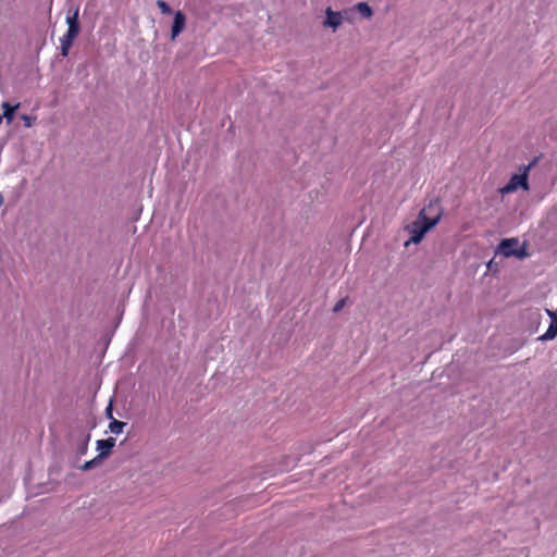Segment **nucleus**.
Wrapping results in <instances>:
<instances>
[{"mask_svg": "<svg viewBox=\"0 0 557 557\" xmlns=\"http://www.w3.org/2000/svg\"><path fill=\"white\" fill-rule=\"evenodd\" d=\"M2 122V115L0 114V123Z\"/></svg>", "mask_w": 557, "mask_h": 557, "instance_id": "18", "label": "nucleus"}, {"mask_svg": "<svg viewBox=\"0 0 557 557\" xmlns=\"http://www.w3.org/2000/svg\"><path fill=\"white\" fill-rule=\"evenodd\" d=\"M519 187L523 188L524 190L529 189L528 176L525 172L523 174L512 175L509 182L500 189V193L510 194L516 191Z\"/></svg>", "mask_w": 557, "mask_h": 557, "instance_id": "4", "label": "nucleus"}, {"mask_svg": "<svg viewBox=\"0 0 557 557\" xmlns=\"http://www.w3.org/2000/svg\"><path fill=\"white\" fill-rule=\"evenodd\" d=\"M106 416L108 419H110L112 421L113 418V413H112V404L110 403L108 405V407L106 408Z\"/></svg>", "mask_w": 557, "mask_h": 557, "instance_id": "16", "label": "nucleus"}, {"mask_svg": "<svg viewBox=\"0 0 557 557\" xmlns=\"http://www.w3.org/2000/svg\"><path fill=\"white\" fill-rule=\"evenodd\" d=\"M357 11L363 16V17H371L372 16V10L366 2H360L356 5Z\"/></svg>", "mask_w": 557, "mask_h": 557, "instance_id": "13", "label": "nucleus"}, {"mask_svg": "<svg viewBox=\"0 0 557 557\" xmlns=\"http://www.w3.org/2000/svg\"><path fill=\"white\" fill-rule=\"evenodd\" d=\"M157 5H158V8L161 10V12L163 14H171L172 13V9L169 7V4L165 1L158 0L157 1Z\"/></svg>", "mask_w": 557, "mask_h": 557, "instance_id": "14", "label": "nucleus"}, {"mask_svg": "<svg viewBox=\"0 0 557 557\" xmlns=\"http://www.w3.org/2000/svg\"><path fill=\"white\" fill-rule=\"evenodd\" d=\"M345 304H346V299H345V298H343V299L338 300V301L335 304V306H334V308H333V311H334V312H338V311H341V310L344 308Z\"/></svg>", "mask_w": 557, "mask_h": 557, "instance_id": "15", "label": "nucleus"}, {"mask_svg": "<svg viewBox=\"0 0 557 557\" xmlns=\"http://www.w3.org/2000/svg\"><path fill=\"white\" fill-rule=\"evenodd\" d=\"M344 16L342 12L333 11L330 7L325 9V20L323 21V27L332 28L336 32L337 28L343 24Z\"/></svg>", "mask_w": 557, "mask_h": 557, "instance_id": "5", "label": "nucleus"}, {"mask_svg": "<svg viewBox=\"0 0 557 557\" xmlns=\"http://www.w3.org/2000/svg\"><path fill=\"white\" fill-rule=\"evenodd\" d=\"M103 458H100L99 455H97L94 459L86 461L83 466H81V469L83 471L91 470L96 467H98L102 462Z\"/></svg>", "mask_w": 557, "mask_h": 557, "instance_id": "12", "label": "nucleus"}, {"mask_svg": "<svg viewBox=\"0 0 557 557\" xmlns=\"http://www.w3.org/2000/svg\"><path fill=\"white\" fill-rule=\"evenodd\" d=\"M125 425H126L125 422L117 421L116 419H112V421L109 424V431L113 434H120L123 432V429Z\"/></svg>", "mask_w": 557, "mask_h": 557, "instance_id": "11", "label": "nucleus"}, {"mask_svg": "<svg viewBox=\"0 0 557 557\" xmlns=\"http://www.w3.org/2000/svg\"><path fill=\"white\" fill-rule=\"evenodd\" d=\"M23 120H24L25 125H26L27 127L32 126V119H30L28 115H24V116H23Z\"/></svg>", "mask_w": 557, "mask_h": 557, "instance_id": "17", "label": "nucleus"}, {"mask_svg": "<svg viewBox=\"0 0 557 557\" xmlns=\"http://www.w3.org/2000/svg\"><path fill=\"white\" fill-rule=\"evenodd\" d=\"M441 220V214H437L435 218H428L425 214V209H422L419 212V215L416 221L407 226V231L410 233V239L405 243V246L408 247L410 243L419 244L424 235L433 228Z\"/></svg>", "mask_w": 557, "mask_h": 557, "instance_id": "1", "label": "nucleus"}, {"mask_svg": "<svg viewBox=\"0 0 557 557\" xmlns=\"http://www.w3.org/2000/svg\"><path fill=\"white\" fill-rule=\"evenodd\" d=\"M96 445L100 458L106 459L111 454L112 448L115 446V438L109 437L106 440H98Z\"/></svg>", "mask_w": 557, "mask_h": 557, "instance_id": "8", "label": "nucleus"}, {"mask_svg": "<svg viewBox=\"0 0 557 557\" xmlns=\"http://www.w3.org/2000/svg\"><path fill=\"white\" fill-rule=\"evenodd\" d=\"M547 313L552 318V321L546 332L539 337V341L542 342L552 341L557 336V313L550 310H547Z\"/></svg>", "mask_w": 557, "mask_h": 557, "instance_id": "7", "label": "nucleus"}, {"mask_svg": "<svg viewBox=\"0 0 557 557\" xmlns=\"http://www.w3.org/2000/svg\"><path fill=\"white\" fill-rule=\"evenodd\" d=\"M186 17L183 12L176 11L171 29V38L174 40L185 28Z\"/></svg>", "mask_w": 557, "mask_h": 557, "instance_id": "6", "label": "nucleus"}, {"mask_svg": "<svg viewBox=\"0 0 557 557\" xmlns=\"http://www.w3.org/2000/svg\"><path fill=\"white\" fill-rule=\"evenodd\" d=\"M77 454L79 456H83L87 453V449H88V443L90 441V434L89 433H79L77 435Z\"/></svg>", "mask_w": 557, "mask_h": 557, "instance_id": "9", "label": "nucleus"}, {"mask_svg": "<svg viewBox=\"0 0 557 557\" xmlns=\"http://www.w3.org/2000/svg\"><path fill=\"white\" fill-rule=\"evenodd\" d=\"M18 108V104H15V106H11L9 102H3L2 103V109H3V117H5L8 120V122H12L13 120V116H14V111Z\"/></svg>", "mask_w": 557, "mask_h": 557, "instance_id": "10", "label": "nucleus"}, {"mask_svg": "<svg viewBox=\"0 0 557 557\" xmlns=\"http://www.w3.org/2000/svg\"><path fill=\"white\" fill-rule=\"evenodd\" d=\"M78 12L79 9L76 7L74 10H70L66 15V24L69 28L67 32L60 38V49L62 57L69 55V51L73 45V41L79 34L81 25L78 21Z\"/></svg>", "mask_w": 557, "mask_h": 557, "instance_id": "2", "label": "nucleus"}, {"mask_svg": "<svg viewBox=\"0 0 557 557\" xmlns=\"http://www.w3.org/2000/svg\"><path fill=\"white\" fill-rule=\"evenodd\" d=\"M496 252L507 258L516 257L518 259H523L529 256L527 247L524 245H520L519 239L515 237L503 239L499 243Z\"/></svg>", "mask_w": 557, "mask_h": 557, "instance_id": "3", "label": "nucleus"}]
</instances>
